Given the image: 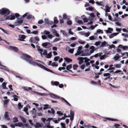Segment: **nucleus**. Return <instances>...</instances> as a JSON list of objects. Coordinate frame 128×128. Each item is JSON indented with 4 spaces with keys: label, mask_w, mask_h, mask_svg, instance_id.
I'll return each mask as SVG.
<instances>
[{
    "label": "nucleus",
    "mask_w": 128,
    "mask_h": 128,
    "mask_svg": "<svg viewBox=\"0 0 128 128\" xmlns=\"http://www.w3.org/2000/svg\"><path fill=\"white\" fill-rule=\"evenodd\" d=\"M36 47L37 49L40 52L42 57V55H46V57L48 58H50L52 56V52H50L48 54H47V51L46 50H44L43 52V53H42V52H43V50L40 48V46L36 45Z\"/></svg>",
    "instance_id": "nucleus-1"
},
{
    "label": "nucleus",
    "mask_w": 128,
    "mask_h": 128,
    "mask_svg": "<svg viewBox=\"0 0 128 128\" xmlns=\"http://www.w3.org/2000/svg\"><path fill=\"white\" fill-rule=\"evenodd\" d=\"M22 58L30 64L34 65L35 62L32 61V58L30 55L27 54H23Z\"/></svg>",
    "instance_id": "nucleus-2"
},
{
    "label": "nucleus",
    "mask_w": 128,
    "mask_h": 128,
    "mask_svg": "<svg viewBox=\"0 0 128 128\" xmlns=\"http://www.w3.org/2000/svg\"><path fill=\"white\" fill-rule=\"evenodd\" d=\"M10 13V11L7 8H3L0 10V14L8 16Z\"/></svg>",
    "instance_id": "nucleus-3"
},
{
    "label": "nucleus",
    "mask_w": 128,
    "mask_h": 128,
    "mask_svg": "<svg viewBox=\"0 0 128 128\" xmlns=\"http://www.w3.org/2000/svg\"><path fill=\"white\" fill-rule=\"evenodd\" d=\"M15 125L16 126H18L20 127L21 126L22 128H24L25 127L27 128H29V125L28 124H24L22 122H19L18 123L15 124Z\"/></svg>",
    "instance_id": "nucleus-4"
},
{
    "label": "nucleus",
    "mask_w": 128,
    "mask_h": 128,
    "mask_svg": "<svg viewBox=\"0 0 128 128\" xmlns=\"http://www.w3.org/2000/svg\"><path fill=\"white\" fill-rule=\"evenodd\" d=\"M8 16L5 15H2V16L0 18V20L2 21L8 20L9 16Z\"/></svg>",
    "instance_id": "nucleus-5"
},
{
    "label": "nucleus",
    "mask_w": 128,
    "mask_h": 128,
    "mask_svg": "<svg viewBox=\"0 0 128 128\" xmlns=\"http://www.w3.org/2000/svg\"><path fill=\"white\" fill-rule=\"evenodd\" d=\"M9 48L10 49L16 52H18V48L16 46H10Z\"/></svg>",
    "instance_id": "nucleus-6"
},
{
    "label": "nucleus",
    "mask_w": 128,
    "mask_h": 128,
    "mask_svg": "<svg viewBox=\"0 0 128 128\" xmlns=\"http://www.w3.org/2000/svg\"><path fill=\"white\" fill-rule=\"evenodd\" d=\"M19 38L18 40L20 41H24V39L26 38V36L24 35H20L18 36Z\"/></svg>",
    "instance_id": "nucleus-7"
},
{
    "label": "nucleus",
    "mask_w": 128,
    "mask_h": 128,
    "mask_svg": "<svg viewBox=\"0 0 128 128\" xmlns=\"http://www.w3.org/2000/svg\"><path fill=\"white\" fill-rule=\"evenodd\" d=\"M119 47L122 49L124 50H128V46H123L122 45H120L119 46Z\"/></svg>",
    "instance_id": "nucleus-8"
},
{
    "label": "nucleus",
    "mask_w": 128,
    "mask_h": 128,
    "mask_svg": "<svg viewBox=\"0 0 128 128\" xmlns=\"http://www.w3.org/2000/svg\"><path fill=\"white\" fill-rule=\"evenodd\" d=\"M90 53H88L90 54H90L92 53L94 51L96 50L94 47L93 46H91L90 47Z\"/></svg>",
    "instance_id": "nucleus-9"
},
{
    "label": "nucleus",
    "mask_w": 128,
    "mask_h": 128,
    "mask_svg": "<svg viewBox=\"0 0 128 128\" xmlns=\"http://www.w3.org/2000/svg\"><path fill=\"white\" fill-rule=\"evenodd\" d=\"M36 65L37 66H38L40 67V68L44 70L46 67H45L42 64H38L36 63L35 62V63L34 64V65Z\"/></svg>",
    "instance_id": "nucleus-10"
},
{
    "label": "nucleus",
    "mask_w": 128,
    "mask_h": 128,
    "mask_svg": "<svg viewBox=\"0 0 128 128\" xmlns=\"http://www.w3.org/2000/svg\"><path fill=\"white\" fill-rule=\"evenodd\" d=\"M50 96L51 97L56 99H59L60 97L56 94H50Z\"/></svg>",
    "instance_id": "nucleus-11"
},
{
    "label": "nucleus",
    "mask_w": 128,
    "mask_h": 128,
    "mask_svg": "<svg viewBox=\"0 0 128 128\" xmlns=\"http://www.w3.org/2000/svg\"><path fill=\"white\" fill-rule=\"evenodd\" d=\"M8 16H9L8 19L9 20H14L15 18V16L14 14H11L10 15Z\"/></svg>",
    "instance_id": "nucleus-12"
},
{
    "label": "nucleus",
    "mask_w": 128,
    "mask_h": 128,
    "mask_svg": "<svg viewBox=\"0 0 128 128\" xmlns=\"http://www.w3.org/2000/svg\"><path fill=\"white\" fill-rule=\"evenodd\" d=\"M64 59L68 63H69L72 61V59L68 58L66 57L64 58Z\"/></svg>",
    "instance_id": "nucleus-13"
},
{
    "label": "nucleus",
    "mask_w": 128,
    "mask_h": 128,
    "mask_svg": "<svg viewBox=\"0 0 128 128\" xmlns=\"http://www.w3.org/2000/svg\"><path fill=\"white\" fill-rule=\"evenodd\" d=\"M61 99L62 101H64L68 105L70 106H71V105L67 101H66L64 98L62 97L61 98Z\"/></svg>",
    "instance_id": "nucleus-14"
},
{
    "label": "nucleus",
    "mask_w": 128,
    "mask_h": 128,
    "mask_svg": "<svg viewBox=\"0 0 128 128\" xmlns=\"http://www.w3.org/2000/svg\"><path fill=\"white\" fill-rule=\"evenodd\" d=\"M29 41L30 42L36 43V44H37L38 42H37L35 40H34V39L32 37L30 38L29 40Z\"/></svg>",
    "instance_id": "nucleus-15"
},
{
    "label": "nucleus",
    "mask_w": 128,
    "mask_h": 128,
    "mask_svg": "<svg viewBox=\"0 0 128 128\" xmlns=\"http://www.w3.org/2000/svg\"><path fill=\"white\" fill-rule=\"evenodd\" d=\"M113 30V29L111 28H108V30L106 31V33H111L112 31Z\"/></svg>",
    "instance_id": "nucleus-16"
},
{
    "label": "nucleus",
    "mask_w": 128,
    "mask_h": 128,
    "mask_svg": "<svg viewBox=\"0 0 128 128\" xmlns=\"http://www.w3.org/2000/svg\"><path fill=\"white\" fill-rule=\"evenodd\" d=\"M51 84L53 85L57 86L59 84V82H54L52 81L51 82Z\"/></svg>",
    "instance_id": "nucleus-17"
},
{
    "label": "nucleus",
    "mask_w": 128,
    "mask_h": 128,
    "mask_svg": "<svg viewBox=\"0 0 128 128\" xmlns=\"http://www.w3.org/2000/svg\"><path fill=\"white\" fill-rule=\"evenodd\" d=\"M83 58L81 57H80L78 58V60H79V64H81L83 62Z\"/></svg>",
    "instance_id": "nucleus-18"
},
{
    "label": "nucleus",
    "mask_w": 128,
    "mask_h": 128,
    "mask_svg": "<svg viewBox=\"0 0 128 128\" xmlns=\"http://www.w3.org/2000/svg\"><path fill=\"white\" fill-rule=\"evenodd\" d=\"M83 52V51L82 50L78 51L77 52L74 54V56H76L78 55H80Z\"/></svg>",
    "instance_id": "nucleus-19"
},
{
    "label": "nucleus",
    "mask_w": 128,
    "mask_h": 128,
    "mask_svg": "<svg viewBox=\"0 0 128 128\" xmlns=\"http://www.w3.org/2000/svg\"><path fill=\"white\" fill-rule=\"evenodd\" d=\"M42 126L41 125L40 123L36 122V125H35L36 128H39L41 127Z\"/></svg>",
    "instance_id": "nucleus-20"
},
{
    "label": "nucleus",
    "mask_w": 128,
    "mask_h": 128,
    "mask_svg": "<svg viewBox=\"0 0 128 128\" xmlns=\"http://www.w3.org/2000/svg\"><path fill=\"white\" fill-rule=\"evenodd\" d=\"M12 96L14 98V100L16 101H18V96L16 95H14Z\"/></svg>",
    "instance_id": "nucleus-21"
},
{
    "label": "nucleus",
    "mask_w": 128,
    "mask_h": 128,
    "mask_svg": "<svg viewBox=\"0 0 128 128\" xmlns=\"http://www.w3.org/2000/svg\"><path fill=\"white\" fill-rule=\"evenodd\" d=\"M84 15H83L81 16V18H83V21L84 22H87L88 21V19L87 18H83V17L84 16Z\"/></svg>",
    "instance_id": "nucleus-22"
},
{
    "label": "nucleus",
    "mask_w": 128,
    "mask_h": 128,
    "mask_svg": "<svg viewBox=\"0 0 128 128\" xmlns=\"http://www.w3.org/2000/svg\"><path fill=\"white\" fill-rule=\"evenodd\" d=\"M50 43L48 42H46L43 43L42 44V45L44 47L46 48L47 46Z\"/></svg>",
    "instance_id": "nucleus-23"
},
{
    "label": "nucleus",
    "mask_w": 128,
    "mask_h": 128,
    "mask_svg": "<svg viewBox=\"0 0 128 128\" xmlns=\"http://www.w3.org/2000/svg\"><path fill=\"white\" fill-rule=\"evenodd\" d=\"M106 44V42L105 41H104L101 44L100 46V47H104L105 46Z\"/></svg>",
    "instance_id": "nucleus-24"
},
{
    "label": "nucleus",
    "mask_w": 128,
    "mask_h": 128,
    "mask_svg": "<svg viewBox=\"0 0 128 128\" xmlns=\"http://www.w3.org/2000/svg\"><path fill=\"white\" fill-rule=\"evenodd\" d=\"M72 64H71L68 65L66 66V69L67 70H70L69 69H70L72 68Z\"/></svg>",
    "instance_id": "nucleus-25"
},
{
    "label": "nucleus",
    "mask_w": 128,
    "mask_h": 128,
    "mask_svg": "<svg viewBox=\"0 0 128 128\" xmlns=\"http://www.w3.org/2000/svg\"><path fill=\"white\" fill-rule=\"evenodd\" d=\"M105 7L106 8V10H105L106 12H110V7L107 5Z\"/></svg>",
    "instance_id": "nucleus-26"
},
{
    "label": "nucleus",
    "mask_w": 128,
    "mask_h": 128,
    "mask_svg": "<svg viewBox=\"0 0 128 128\" xmlns=\"http://www.w3.org/2000/svg\"><path fill=\"white\" fill-rule=\"evenodd\" d=\"M23 20H18L17 22H15V24L16 25H17V24H20L23 22Z\"/></svg>",
    "instance_id": "nucleus-27"
},
{
    "label": "nucleus",
    "mask_w": 128,
    "mask_h": 128,
    "mask_svg": "<svg viewBox=\"0 0 128 128\" xmlns=\"http://www.w3.org/2000/svg\"><path fill=\"white\" fill-rule=\"evenodd\" d=\"M51 110V111L50 110H48V113L50 114H51L52 113L53 114H54L55 113L54 110L53 108H52Z\"/></svg>",
    "instance_id": "nucleus-28"
},
{
    "label": "nucleus",
    "mask_w": 128,
    "mask_h": 128,
    "mask_svg": "<svg viewBox=\"0 0 128 128\" xmlns=\"http://www.w3.org/2000/svg\"><path fill=\"white\" fill-rule=\"evenodd\" d=\"M20 118L22 120V122H24V123H26V119L24 117H23L22 116H20Z\"/></svg>",
    "instance_id": "nucleus-29"
},
{
    "label": "nucleus",
    "mask_w": 128,
    "mask_h": 128,
    "mask_svg": "<svg viewBox=\"0 0 128 128\" xmlns=\"http://www.w3.org/2000/svg\"><path fill=\"white\" fill-rule=\"evenodd\" d=\"M56 17H54V24H57L58 22V20L57 19Z\"/></svg>",
    "instance_id": "nucleus-30"
},
{
    "label": "nucleus",
    "mask_w": 128,
    "mask_h": 128,
    "mask_svg": "<svg viewBox=\"0 0 128 128\" xmlns=\"http://www.w3.org/2000/svg\"><path fill=\"white\" fill-rule=\"evenodd\" d=\"M110 74L109 73H104V74H103V76L104 77H108L110 76Z\"/></svg>",
    "instance_id": "nucleus-31"
},
{
    "label": "nucleus",
    "mask_w": 128,
    "mask_h": 128,
    "mask_svg": "<svg viewBox=\"0 0 128 128\" xmlns=\"http://www.w3.org/2000/svg\"><path fill=\"white\" fill-rule=\"evenodd\" d=\"M120 58V56H115L113 58L115 61L117 60Z\"/></svg>",
    "instance_id": "nucleus-32"
},
{
    "label": "nucleus",
    "mask_w": 128,
    "mask_h": 128,
    "mask_svg": "<svg viewBox=\"0 0 128 128\" xmlns=\"http://www.w3.org/2000/svg\"><path fill=\"white\" fill-rule=\"evenodd\" d=\"M83 60H85L84 62H87L90 60V59L89 58H88L87 57L83 58Z\"/></svg>",
    "instance_id": "nucleus-33"
},
{
    "label": "nucleus",
    "mask_w": 128,
    "mask_h": 128,
    "mask_svg": "<svg viewBox=\"0 0 128 128\" xmlns=\"http://www.w3.org/2000/svg\"><path fill=\"white\" fill-rule=\"evenodd\" d=\"M78 67V66L76 64H74L73 65V68L74 70H76Z\"/></svg>",
    "instance_id": "nucleus-34"
},
{
    "label": "nucleus",
    "mask_w": 128,
    "mask_h": 128,
    "mask_svg": "<svg viewBox=\"0 0 128 128\" xmlns=\"http://www.w3.org/2000/svg\"><path fill=\"white\" fill-rule=\"evenodd\" d=\"M13 119L14 120L13 122H18V118L17 117H15Z\"/></svg>",
    "instance_id": "nucleus-35"
},
{
    "label": "nucleus",
    "mask_w": 128,
    "mask_h": 128,
    "mask_svg": "<svg viewBox=\"0 0 128 128\" xmlns=\"http://www.w3.org/2000/svg\"><path fill=\"white\" fill-rule=\"evenodd\" d=\"M6 84L5 82H4L2 83V86L4 89H5L6 88Z\"/></svg>",
    "instance_id": "nucleus-36"
},
{
    "label": "nucleus",
    "mask_w": 128,
    "mask_h": 128,
    "mask_svg": "<svg viewBox=\"0 0 128 128\" xmlns=\"http://www.w3.org/2000/svg\"><path fill=\"white\" fill-rule=\"evenodd\" d=\"M107 119L109 120L113 121H118V120L117 119H114L113 118H107Z\"/></svg>",
    "instance_id": "nucleus-37"
},
{
    "label": "nucleus",
    "mask_w": 128,
    "mask_h": 128,
    "mask_svg": "<svg viewBox=\"0 0 128 128\" xmlns=\"http://www.w3.org/2000/svg\"><path fill=\"white\" fill-rule=\"evenodd\" d=\"M90 55V54L88 53L82 54L80 55L81 56H89Z\"/></svg>",
    "instance_id": "nucleus-38"
},
{
    "label": "nucleus",
    "mask_w": 128,
    "mask_h": 128,
    "mask_svg": "<svg viewBox=\"0 0 128 128\" xmlns=\"http://www.w3.org/2000/svg\"><path fill=\"white\" fill-rule=\"evenodd\" d=\"M44 107L43 108V110H45L48 108V106H49V105L47 104H46L44 105Z\"/></svg>",
    "instance_id": "nucleus-39"
},
{
    "label": "nucleus",
    "mask_w": 128,
    "mask_h": 128,
    "mask_svg": "<svg viewBox=\"0 0 128 128\" xmlns=\"http://www.w3.org/2000/svg\"><path fill=\"white\" fill-rule=\"evenodd\" d=\"M60 58V57L59 56H55L54 58V60L55 61H57Z\"/></svg>",
    "instance_id": "nucleus-40"
},
{
    "label": "nucleus",
    "mask_w": 128,
    "mask_h": 128,
    "mask_svg": "<svg viewBox=\"0 0 128 128\" xmlns=\"http://www.w3.org/2000/svg\"><path fill=\"white\" fill-rule=\"evenodd\" d=\"M49 22L50 21L48 19L45 18L44 19V22L46 24H48Z\"/></svg>",
    "instance_id": "nucleus-41"
},
{
    "label": "nucleus",
    "mask_w": 128,
    "mask_h": 128,
    "mask_svg": "<svg viewBox=\"0 0 128 128\" xmlns=\"http://www.w3.org/2000/svg\"><path fill=\"white\" fill-rule=\"evenodd\" d=\"M114 66L116 68H120L121 66L120 64H115L114 65Z\"/></svg>",
    "instance_id": "nucleus-42"
},
{
    "label": "nucleus",
    "mask_w": 128,
    "mask_h": 128,
    "mask_svg": "<svg viewBox=\"0 0 128 128\" xmlns=\"http://www.w3.org/2000/svg\"><path fill=\"white\" fill-rule=\"evenodd\" d=\"M44 70L47 71L51 72L52 73L54 72L52 70H50L46 67L44 69Z\"/></svg>",
    "instance_id": "nucleus-43"
},
{
    "label": "nucleus",
    "mask_w": 128,
    "mask_h": 128,
    "mask_svg": "<svg viewBox=\"0 0 128 128\" xmlns=\"http://www.w3.org/2000/svg\"><path fill=\"white\" fill-rule=\"evenodd\" d=\"M51 65L53 66H58V64H56L55 62H53L52 64Z\"/></svg>",
    "instance_id": "nucleus-44"
},
{
    "label": "nucleus",
    "mask_w": 128,
    "mask_h": 128,
    "mask_svg": "<svg viewBox=\"0 0 128 128\" xmlns=\"http://www.w3.org/2000/svg\"><path fill=\"white\" fill-rule=\"evenodd\" d=\"M4 116L6 118H7L8 116V112H5Z\"/></svg>",
    "instance_id": "nucleus-45"
},
{
    "label": "nucleus",
    "mask_w": 128,
    "mask_h": 128,
    "mask_svg": "<svg viewBox=\"0 0 128 128\" xmlns=\"http://www.w3.org/2000/svg\"><path fill=\"white\" fill-rule=\"evenodd\" d=\"M63 18L64 19H66L67 18V16L66 14H64L63 15Z\"/></svg>",
    "instance_id": "nucleus-46"
},
{
    "label": "nucleus",
    "mask_w": 128,
    "mask_h": 128,
    "mask_svg": "<svg viewBox=\"0 0 128 128\" xmlns=\"http://www.w3.org/2000/svg\"><path fill=\"white\" fill-rule=\"evenodd\" d=\"M70 116H74V112L72 110H71L70 112Z\"/></svg>",
    "instance_id": "nucleus-47"
},
{
    "label": "nucleus",
    "mask_w": 128,
    "mask_h": 128,
    "mask_svg": "<svg viewBox=\"0 0 128 128\" xmlns=\"http://www.w3.org/2000/svg\"><path fill=\"white\" fill-rule=\"evenodd\" d=\"M32 16L31 15H29L27 16V18L28 19H29L32 18Z\"/></svg>",
    "instance_id": "nucleus-48"
},
{
    "label": "nucleus",
    "mask_w": 128,
    "mask_h": 128,
    "mask_svg": "<svg viewBox=\"0 0 128 128\" xmlns=\"http://www.w3.org/2000/svg\"><path fill=\"white\" fill-rule=\"evenodd\" d=\"M100 54V53L96 54L94 55V56L95 58L97 57L98 56H101V54Z\"/></svg>",
    "instance_id": "nucleus-49"
},
{
    "label": "nucleus",
    "mask_w": 128,
    "mask_h": 128,
    "mask_svg": "<svg viewBox=\"0 0 128 128\" xmlns=\"http://www.w3.org/2000/svg\"><path fill=\"white\" fill-rule=\"evenodd\" d=\"M57 113L58 114L59 116H62L63 115V114L62 113V112L61 111H57Z\"/></svg>",
    "instance_id": "nucleus-50"
},
{
    "label": "nucleus",
    "mask_w": 128,
    "mask_h": 128,
    "mask_svg": "<svg viewBox=\"0 0 128 128\" xmlns=\"http://www.w3.org/2000/svg\"><path fill=\"white\" fill-rule=\"evenodd\" d=\"M50 39H52V38L54 37L53 36L52 34H49L47 36Z\"/></svg>",
    "instance_id": "nucleus-51"
},
{
    "label": "nucleus",
    "mask_w": 128,
    "mask_h": 128,
    "mask_svg": "<svg viewBox=\"0 0 128 128\" xmlns=\"http://www.w3.org/2000/svg\"><path fill=\"white\" fill-rule=\"evenodd\" d=\"M44 22V21L42 20H39L38 22V24H42Z\"/></svg>",
    "instance_id": "nucleus-52"
},
{
    "label": "nucleus",
    "mask_w": 128,
    "mask_h": 128,
    "mask_svg": "<svg viewBox=\"0 0 128 128\" xmlns=\"http://www.w3.org/2000/svg\"><path fill=\"white\" fill-rule=\"evenodd\" d=\"M97 32L98 33H100L101 32L102 34H103V32L100 29H98L97 30Z\"/></svg>",
    "instance_id": "nucleus-53"
},
{
    "label": "nucleus",
    "mask_w": 128,
    "mask_h": 128,
    "mask_svg": "<svg viewBox=\"0 0 128 128\" xmlns=\"http://www.w3.org/2000/svg\"><path fill=\"white\" fill-rule=\"evenodd\" d=\"M44 33L46 35H48L50 34V32L48 31H47L46 30H45L44 32Z\"/></svg>",
    "instance_id": "nucleus-54"
},
{
    "label": "nucleus",
    "mask_w": 128,
    "mask_h": 128,
    "mask_svg": "<svg viewBox=\"0 0 128 128\" xmlns=\"http://www.w3.org/2000/svg\"><path fill=\"white\" fill-rule=\"evenodd\" d=\"M34 39L36 41H38L40 40V39L38 36H36L34 37Z\"/></svg>",
    "instance_id": "nucleus-55"
},
{
    "label": "nucleus",
    "mask_w": 128,
    "mask_h": 128,
    "mask_svg": "<svg viewBox=\"0 0 128 128\" xmlns=\"http://www.w3.org/2000/svg\"><path fill=\"white\" fill-rule=\"evenodd\" d=\"M36 93L38 94V95L41 96H44L46 94L44 93H41L38 92H36Z\"/></svg>",
    "instance_id": "nucleus-56"
},
{
    "label": "nucleus",
    "mask_w": 128,
    "mask_h": 128,
    "mask_svg": "<svg viewBox=\"0 0 128 128\" xmlns=\"http://www.w3.org/2000/svg\"><path fill=\"white\" fill-rule=\"evenodd\" d=\"M67 23L68 25H71L72 24V22L71 20H69L67 22Z\"/></svg>",
    "instance_id": "nucleus-57"
},
{
    "label": "nucleus",
    "mask_w": 128,
    "mask_h": 128,
    "mask_svg": "<svg viewBox=\"0 0 128 128\" xmlns=\"http://www.w3.org/2000/svg\"><path fill=\"white\" fill-rule=\"evenodd\" d=\"M61 32L63 34L64 36H66L67 35V34L64 30H62Z\"/></svg>",
    "instance_id": "nucleus-58"
},
{
    "label": "nucleus",
    "mask_w": 128,
    "mask_h": 128,
    "mask_svg": "<svg viewBox=\"0 0 128 128\" xmlns=\"http://www.w3.org/2000/svg\"><path fill=\"white\" fill-rule=\"evenodd\" d=\"M38 31H33L32 32H31V33L33 34H38Z\"/></svg>",
    "instance_id": "nucleus-59"
},
{
    "label": "nucleus",
    "mask_w": 128,
    "mask_h": 128,
    "mask_svg": "<svg viewBox=\"0 0 128 128\" xmlns=\"http://www.w3.org/2000/svg\"><path fill=\"white\" fill-rule=\"evenodd\" d=\"M115 69V68L114 67H110V68L108 69L107 70V71H108L110 70H114Z\"/></svg>",
    "instance_id": "nucleus-60"
},
{
    "label": "nucleus",
    "mask_w": 128,
    "mask_h": 128,
    "mask_svg": "<svg viewBox=\"0 0 128 128\" xmlns=\"http://www.w3.org/2000/svg\"><path fill=\"white\" fill-rule=\"evenodd\" d=\"M60 38H55L54 40V42H56L58 41H59L60 40Z\"/></svg>",
    "instance_id": "nucleus-61"
},
{
    "label": "nucleus",
    "mask_w": 128,
    "mask_h": 128,
    "mask_svg": "<svg viewBox=\"0 0 128 128\" xmlns=\"http://www.w3.org/2000/svg\"><path fill=\"white\" fill-rule=\"evenodd\" d=\"M68 51L70 53L72 54L73 53L74 51V50L73 49H71L69 50H68Z\"/></svg>",
    "instance_id": "nucleus-62"
},
{
    "label": "nucleus",
    "mask_w": 128,
    "mask_h": 128,
    "mask_svg": "<svg viewBox=\"0 0 128 128\" xmlns=\"http://www.w3.org/2000/svg\"><path fill=\"white\" fill-rule=\"evenodd\" d=\"M90 83L94 85H96L97 84V83L96 82L93 80L92 81L90 82Z\"/></svg>",
    "instance_id": "nucleus-63"
},
{
    "label": "nucleus",
    "mask_w": 128,
    "mask_h": 128,
    "mask_svg": "<svg viewBox=\"0 0 128 128\" xmlns=\"http://www.w3.org/2000/svg\"><path fill=\"white\" fill-rule=\"evenodd\" d=\"M89 38L90 40H91L95 39V38L93 36H92L90 37Z\"/></svg>",
    "instance_id": "nucleus-64"
}]
</instances>
